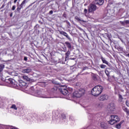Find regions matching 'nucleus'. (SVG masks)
I'll use <instances>...</instances> for the list:
<instances>
[{"mask_svg":"<svg viewBox=\"0 0 129 129\" xmlns=\"http://www.w3.org/2000/svg\"><path fill=\"white\" fill-rule=\"evenodd\" d=\"M103 90V87L101 86H96L94 87L92 91V94L94 96H98L100 94H101L102 91Z\"/></svg>","mask_w":129,"mask_h":129,"instance_id":"1","label":"nucleus"},{"mask_svg":"<svg viewBox=\"0 0 129 129\" xmlns=\"http://www.w3.org/2000/svg\"><path fill=\"white\" fill-rule=\"evenodd\" d=\"M85 93V90H84L83 89H80L78 91H76L73 93V96H75V97H81V96L84 95Z\"/></svg>","mask_w":129,"mask_h":129,"instance_id":"2","label":"nucleus"},{"mask_svg":"<svg viewBox=\"0 0 129 129\" xmlns=\"http://www.w3.org/2000/svg\"><path fill=\"white\" fill-rule=\"evenodd\" d=\"M119 121L118 117L116 115H111L110 120L108 121L110 124H114L116 122Z\"/></svg>","mask_w":129,"mask_h":129,"instance_id":"3","label":"nucleus"},{"mask_svg":"<svg viewBox=\"0 0 129 129\" xmlns=\"http://www.w3.org/2000/svg\"><path fill=\"white\" fill-rule=\"evenodd\" d=\"M107 110L109 113H113L114 110H115V105L113 103H110L107 107Z\"/></svg>","mask_w":129,"mask_h":129,"instance_id":"4","label":"nucleus"},{"mask_svg":"<svg viewBox=\"0 0 129 129\" xmlns=\"http://www.w3.org/2000/svg\"><path fill=\"white\" fill-rule=\"evenodd\" d=\"M94 11H96V5L94 4H91L90 6L89 7V13H93Z\"/></svg>","mask_w":129,"mask_h":129,"instance_id":"5","label":"nucleus"},{"mask_svg":"<svg viewBox=\"0 0 129 129\" xmlns=\"http://www.w3.org/2000/svg\"><path fill=\"white\" fill-rule=\"evenodd\" d=\"M66 88V86H64L59 89L60 92H61L63 95H67L69 93L68 90Z\"/></svg>","mask_w":129,"mask_h":129,"instance_id":"6","label":"nucleus"},{"mask_svg":"<svg viewBox=\"0 0 129 129\" xmlns=\"http://www.w3.org/2000/svg\"><path fill=\"white\" fill-rule=\"evenodd\" d=\"M108 99V95L105 94H102L99 97V100L100 101H104Z\"/></svg>","mask_w":129,"mask_h":129,"instance_id":"7","label":"nucleus"},{"mask_svg":"<svg viewBox=\"0 0 129 129\" xmlns=\"http://www.w3.org/2000/svg\"><path fill=\"white\" fill-rule=\"evenodd\" d=\"M27 3H28V1H27V0H24L20 5V7H18L17 8V11H21V9H23L24 7L26 6V4H27Z\"/></svg>","mask_w":129,"mask_h":129,"instance_id":"8","label":"nucleus"},{"mask_svg":"<svg viewBox=\"0 0 129 129\" xmlns=\"http://www.w3.org/2000/svg\"><path fill=\"white\" fill-rule=\"evenodd\" d=\"M21 78H22L23 80H25V81H27L28 82H33V80L30 79V78H29V77H28L27 76L23 75L21 77Z\"/></svg>","mask_w":129,"mask_h":129,"instance_id":"9","label":"nucleus"},{"mask_svg":"<svg viewBox=\"0 0 129 129\" xmlns=\"http://www.w3.org/2000/svg\"><path fill=\"white\" fill-rule=\"evenodd\" d=\"M104 2L103 0H95L94 4L97 6H102Z\"/></svg>","mask_w":129,"mask_h":129,"instance_id":"10","label":"nucleus"},{"mask_svg":"<svg viewBox=\"0 0 129 129\" xmlns=\"http://www.w3.org/2000/svg\"><path fill=\"white\" fill-rule=\"evenodd\" d=\"M1 80L2 81H6V82H8V83H10L11 84H14V82H15V80H13L12 79H9L8 81L7 82L6 80H5L3 77H1Z\"/></svg>","mask_w":129,"mask_h":129,"instance_id":"11","label":"nucleus"},{"mask_svg":"<svg viewBox=\"0 0 129 129\" xmlns=\"http://www.w3.org/2000/svg\"><path fill=\"white\" fill-rule=\"evenodd\" d=\"M59 34H60V35H63V36H64V37H66V38H67V39H69L70 41L71 40V38H70V36H69L67 34V33H66V32L59 31Z\"/></svg>","mask_w":129,"mask_h":129,"instance_id":"12","label":"nucleus"},{"mask_svg":"<svg viewBox=\"0 0 129 129\" xmlns=\"http://www.w3.org/2000/svg\"><path fill=\"white\" fill-rule=\"evenodd\" d=\"M31 72H32V69H31L30 68L23 69L22 70V73H24V74L30 73Z\"/></svg>","mask_w":129,"mask_h":129,"instance_id":"13","label":"nucleus"},{"mask_svg":"<svg viewBox=\"0 0 129 129\" xmlns=\"http://www.w3.org/2000/svg\"><path fill=\"white\" fill-rule=\"evenodd\" d=\"M118 101L119 102H123V101H124L125 99V98H123V97H122V95H120V94L118 95Z\"/></svg>","mask_w":129,"mask_h":129,"instance_id":"14","label":"nucleus"},{"mask_svg":"<svg viewBox=\"0 0 129 129\" xmlns=\"http://www.w3.org/2000/svg\"><path fill=\"white\" fill-rule=\"evenodd\" d=\"M99 125L102 127V128L106 129V124L104 122H102L99 124Z\"/></svg>","mask_w":129,"mask_h":129,"instance_id":"15","label":"nucleus"},{"mask_svg":"<svg viewBox=\"0 0 129 129\" xmlns=\"http://www.w3.org/2000/svg\"><path fill=\"white\" fill-rule=\"evenodd\" d=\"M123 122H124V121L123 120L121 121L119 123L116 125L115 126L116 128L118 129L120 128L121 125L122 124V123H123Z\"/></svg>","mask_w":129,"mask_h":129,"instance_id":"16","label":"nucleus"},{"mask_svg":"<svg viewBox=\"0 0 129 129\" xmlns=\"http://www.w3.org/2000/svg\"><path fill=\"white\" fill-rule=\"evenodd\" d=\"M75 20H77V21H79L80 22H82L83 23H86V21L83 20H81L80 18H79V17H78V16H76L75 17Z\"/></svg>","mask_w":129,"mask_h":129,"instance_id":"17","label":"nucleus"},{"mask_svg":"<svg viewBox=\"0 0 129 129\" xmlns=\"http://www.w3.org/2000/svg\"><path fill=\"white\" fill-rule=\"evenodd\" d=\"M65 44L67 47V48H69V49H71L72 48V46H71V44L69 43V42H66Z\"/></svg>","mask_w":129,"mask_h":129,"instance_id":"18","label":"nucleus"},{"mask_svg":"<svg viewBox=\"0 0 129 129\" xmlns=\"http://www.w3.org/2000/svg\"><path fill=\"white\" fill-rule=\"evenodd\" d=\"M101 59L103 63H104V64H106V65H108V62L107 61V60L105 59V58L102 57H101Z\"/></svg>","mask_w":129,"mask_h":129,"instance_id":"19","label":"nucleus"},{"mask_svg":"<svg viewBox=\"0 0 129 129\" xmlns=\"http://www.w3.org/2000/svg\"><path fill=\"white\" fill-rule=\"evenodd\" d=\"M71 52L70 50H68L67 53H65L66 55V58L67 59V58L69 57V55H70Z\"/></svg>","mask_w":129,"mask_h":129,"instance_id":"20","label":"nucleus"},{"mask_svg":"<svg viewBox=\"0 0 129 129\" xmlns=\"http://www.w3.org/2000/svg\"><path fill=\"white\" fill-rule=\"evenodd\" d=\"M5 69V66L3 64H0V72H3V70Z\"/></svg>","mask_w":129,"mask_h":129,"instance_id":"21","label":"nucleus"},{"mask_svg":"<svg viewBox=\"0 0 129 129\" xmlns=\"http://www.w3.org/2000/svg\"><path fill=\"white\" fill-rule=\"evenodd\" d=\"M57 90H58V88L56 87H54L52 89H51V91L52 92H57Z\"/></svg>","mask_w":129,"mask_h":129,"instance_id":"22","label":"nucleus"},{"mask_svg":"<svg viewBox=\"0 0 129 129\" xmlns=\"http://www.w3.org/2000/svg\"><path fill=\"white\" fill-rule=\"evenodd\" d=\"M19 85L21 86V87H24V86H26V85H27V83L25 82L20 83Z\"/></svg>","mask_w":129,"mask_h":129,"instance_id":"23","label":"nucleus"},{"mask_svg":"<svg viewBox=\"0 0 129 129\" xmlns=\"http://www.w3.org/2000/svg\"><path fill=\"white\" fill-rule=\"evenodd\" d=\"M11 108H13V109H15V110H17V109H18V108L15 104L12 105V106L11 107Z\"/></svg>","mask_w":129,"mask_h":129,"instance_id":"24","label":"nucleus"},{"mask_svg":"<svg viewBox=\"0 0 129 129\" xmlns=\"http://www.w3.org/2000/svg\"><path fill=\"white\" fill-rule=\"evenodd\" d=\"M122 109H123V110H124V111H125V112H126L127 114V113H128V112H129V110L127 109V108H125V107H123L122 108Z\"/></svg>","mask_w":129,"mask_h":129,"instance_id":"25","label":"nucleus"},{"mask_svg":"<svg viewBox=\"0 0 129 129\" xmlns=\"http://www.w3.org/2000/svg\"><path fill=\"white\" fill-rule=\"evenodd\" d=\"M100 68H101L102 69H104L105 68H106V66L104 64H100Z\"/></svg>","mask_w":129,"mask_h":129,"instance_id":"26","label":"nucleus"},{"mask_svg":"<svg viewBox=\"0 0 129 129\" xmlns=\"http://www.w3.org/2000/svg\"><path fill=\"white\" fill-rule=\"evenodd\" d=\"M105 73L107 75V76H108L109 75V72L107 70L105 71Z\"/></svg>","mask_w":129,"mask_h":129,"instance_id":"27","label":"nucleus"},{"mask_svg":"<svg viewBox=\"0 0 129 129\" xmlns=\"http://www.w3.org/2000/svg\"><path fill=\"white\" fill-rule=\"evenodd\" d=\"M30 90H32V92H35V89L34 88V87H31L30 88Z\"/></svg>","mask_w":129,"mask_h":129,"instance_id":"28","label":"nucleus"},{"mask_svg":"<svg viewBox=\"0 0 129 129\" xmlns=\"http://www.w3.org/2000/svg\"><path fill=\"white\" fill-rule=\"evenodd\" d=\"M120 23L121 24H122V26H124V25L125 24L124 21H120Z\"/></svg>","mask_w":129,"mask_h":129,"instance_id":"29","label":"nucleus"},{"mask_svg":"<svg viewBox=\"0 0 129 129\" xmlns=\"http://www.w3.org/2000/svg\"><path fill=\"white\" fill-rule=\"evenodd\" d=\"M12 11H15L16 10V6H13L12 9Z\"/></svg>","mask_w":129,"mask_h":129,"instance_id":"30","label":"nucleus"},{"mask_svg":"<svg viewBox=\"0 0 129 129\" xmlns=\"http://www.w3.org/2000/svg\"><path fill=\"white\" fill-rule=\"evenodd\" d=\"M124 22H125V24H126V25L129 24V21L128 20H126Z\"/></svg>","mask_w":129,"mask_h":129,"instance_id":"31","label":"nucleus"},{"mask_svg":"<svg viewBox=\"0 0 129 129\" xmlns=\"http://www.w3.org/2000/svg\"><path fill=\"white\" fill-rule=\"evenodd\" d=\"M125 103H126V105L129 107V102H128V101H126Z\"/></svg>","mask_w":129,"mask_h":129,"instance_id":"32","label":"nucleus"},{"mask_svg":"<svg viewBox=\"0 0 129 129\" xmlns=\"http://www.w3.org/2000/svg\"><path fill=\"white\" fill-rule=\"evenodd\" d=\"M24 60L25 61H27V60H28V57L27 56H25L24 57Z\"/></svg>","mask_w":129,"mask_h":129,"instance_id":"33","label":"nucleus"},{"mask_svg":"<svg viewBox=\"0 0 129 129\" xmlns=\"http://www.w3.org/2000/svg\"><path fill=\"white\" fill-rule=\"evenodd\" d=\"M61 116H62L63 119H65V118L66 117L65 116V115H62Z\"/></svg>","mask_w":129,"mask_h":129,"instance_id":"34","label":"nucleus"},{"mask_svg":"<svg viewBox=\"0 0 129 129\" xmlns=\"http://www.w3.org/2000/svg\"><path fill=\"white\" fill-rule=\"evenodd\" d=\"M63 52H66V50H67V48L66 47H64V48H63Z\"/></svg>","mask_w":129,"mask_h":129,"instance_id":"35","label":"nucleus"},{"mask_svg":"<svg viewBox=\"0 0 129 129\" xmlns=\"http://www.w3.org/2000/svg\"><path fill=\"white\" fill-rule=\"evenodd\" d=\"M49 14H50V15H52L53 14V11H50V12H49Z\"/></svg>","mask_w":129,"mask_h":129,"instance_id":"36","label":"nucleus"},{"mask_svg":"<svg viewBox=\"0 0 129 129\" xmlns=\"http://www.w3.org/2000/svg\"><path fill=\"white\" fill-rule=\"evenodd\" d=\"M52 82H53V83H54V84H59V83H58L55 82V81H53Z\"/></svg>","mask_w":129,"mask_h":129,"instance_id":"37","label":"nucleus"},{"mask_svg":"<svg viewBox=\"0 0 129 129\" xmlns=\"http://www.w3.org/2000/svg\"><path fill=\"white\" fill-rule=\"evenodd\" d=\"M84 13H85V14H86V13H87V9L84 10Z\"/></svg>","mask_w":129,"mask_h":129,"instance_id":"38","label":"nucleus"},{"mask_svg":"<svg viewBox=\"0 0 129 129\" xmlns=\"http://www.w3.org/2000/svg\"><path fill=\"white\" fill-rule=\"evenodd\" d=\"M63 17H64V18H66V14L64 13L63 14Z\"/></svg>","mask_w":129,"mask_h":129,"instance_id":"39","label":"nucleus"},{"mask_svg":"<svg viewBox=\"0 0 129 129\" xmlns=\"http://www.w3.org/2000/svg\"><path fill=\"white\" fill-rule=\"evenodd\" d=\"M0 77H3V74L2 72H0Z\"/></svg>","mask_w":129,"mask_h":129,"instance_id":"40","label":"nucleus"},{"mask_svg":"<svg viewBox=\"0 0 129 129\" xmlns=\"http://www.w3.org/2000/svg\"><path fill=\"white\" fill-rule=\"evenodd\" d=\"M11 129H18V128H16V127H13Z\"/></svg>","mask_w":129,"mask_h":129,"instance_id":"41","label":"nucleus"},{"mask_svg":"<svg viewBox=\"0 0 129 129\" xmlns=\"http://www.w3.org/2000/svg\"><path fill=\"white\" fill-rule=\"evenodd\" d=\"M17 2H18V0H14V3L16 4V3H17Z\"/></svg>","mask_w":129,"mask_h":129,"instance_id":"42","label":"nucleus"},{"mask_svg":"<svg viewBox=\"0 0 129 129\" xmlns=\"http://www.w3.org/2000/svg\"><path fill=\"white\" fill-rule=\"evenodd\" d=\"M86 69H87V67L84 68L83 70H85Z\"/></svg>","mask_w":129,"mask_h":129,"instance_id":"43","label":"nucleus"},{"mask_svg":"<svg viewBox=\"0 0 129 129\" xmlns=\"http://www.w3.org/2000/svg\"><path fill=\"white\" fill-rule=\"evenodd\" d=\"M37 94H38V95H40V94H41V93H40V92H37Z\"/></svg>","mask_w":129,"mask_h":129,"instance_id":"44","label":"nucleus"},{"mask_svg":"<svg viewBox=\"0 0 129 129\" xmlns=\"http://www.w3.org/2000/svg\"><path fill=\"white\" fill-rule=\"evenodd\" d=\"M10 17H13V13H11V14H10Z\"/></svg>","mask_w":129,"mask_h":129,"instance_id":"45","label":"nucleus"},{"mask_svg":"<svg viewBox=\"0 0 129 129\" xmlns=\"http://www.w3.org/2000/svg\"><path fill=\"white\" fill-rule=\"evenodd\" d=\"M126 56H127V57H129V53L127 54H126Z\"/></svg>","mask_w":129,"mask_h":129,"instance_id":"46","label":"nucleus"},{"mask_svg":"<svg viewBox=\"0 0 129 129\" xmlns=\"http://www.w3.org/2000/svg\"><path fill=\"white\" fill-rule=\"evenodd\" d=\"M78 85H79V83L77 84V86H78Z\"/></svg>","mask_w":129,"mask_h":129,"instance_id":"47","label":"nucleus"},{"mask_svg":"<svg viewBox=\"0 0 129 129\" xmlns=\"http://www.w3.org/2000/svg\"><path fill=\"white\" fill-rule=\"evenodd\" d=\"M39 97H41V96H38Z\"/></svg>","mask_w":129,"mask_h":129,"instance_id":"48","label":"nucleus"},{"mask_svg":"<svg viewBox=\"0 0 129 129\" xmlns=\"http://www.w3.org/2000/svg\"><path fill=\"white\" fill-rule=\"evenodd\" d=\"M69 25H70V23H69Z\"/></svg>","mask_w":129,"mask_h":129,"instance_id":"49","label":"nucleus"}]
</instances>
